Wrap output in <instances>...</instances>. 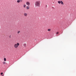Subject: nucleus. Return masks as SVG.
Returning <instances> with one entry per match:
<instances>
[{
    "mask_svg": "<svg viewBox=\"0 0 76 76\" xmlns=\"http://www.w3.org/2000/svg\"><path fill=\"white\" fill-rule=\"evenodd\" d=\"M40 4H41V1H37L35 3L36 7H40Z\"/></svg>",
    "mask_w": 76,
    "mask_h": 76,
    "instance_id": "1",
    "label": "nucleus"
},
{
    "mask_svg": "<svg viewBox=\"0 0 76 76\" xmlns=\"http://www.w3.org/2000/svg\"><path fill=\"white\" fill-rule=\"evenodd\" d=\"M19 46V43H17L15 44L14 47L15 48H17Z\"/></svg>",
    "mask_w": 76,
    "mask_h": 76,
    "instance_id": "2",
    "label": "nucleus"
},
{
    "mask_svg": "<svg viewBox=\"0 0 76 76\" xmlns=\"http://www.w3.org/2000/svg\"><path fill=\"white\" fill-rule=\"evenodd\" d=\"M22 0H17V2L18 3H19L20 2H22Z\"/></svg>",
    "mask_w": 76,
    "mask_h": 76,
    "instance_id": "3",
    "label": "nucleus"
},
{
    "mask_svg": "<svg viewBox=\"0 0 76 76\" xmlns=\"http://www.w3.org/2000/svg\"><path fill=\"white\" fill-rule=\"evenodd\" d=\"M26 4L27 5V6H29L30 5V3L29 2L27 1L26 2Z\"/></svg>",
    "mask_w": 76,
    "mask_h": 76,
    "instance_id": "4",
    "label": "nucleus"
},
{
    "mask_svg": "<svg viewBox=\"0 0 76 76\" xmlns=\"http://www.w3.org/2000/svg\"><path fill=\"white\" fill-rule=\"evenodd\" d=\"M24 15L25 16H28V14L26 13H25L24 14Z\"/></svg>",
    "mask_w": 76,
    "mask_h": 76,
    "instance_id": "5",
    "label": "nucleus"
},
{
    "mask_svg": "<svg viewBox=\"0 0 76 76\" xmlns=\"http://www.w3.org/2000/svg\"><path fill=\"white\" fill-rule=\"evenodd\" d=\"M61 4L62 5H64V3H63V2L62 1H61Z\"/></svg>",
    "mask_w": 76,
    "mask_h": 76,
    "instance_id": "6",
    "label": "nucleus"
},
{
    "mask_svg": "<svg viewBox=\"0 0 76 76\" xmlns=\"http://www.w3.org/2000/svg\"><path fill=\"white\" fill-rule=\"evenodd\" d=\"M26 9L28 10L29 9V6H27L26 7Z\"/></svg>",
    "mask_w": 76,
    "mask_h": 76,
    "instance_id": "7",
    "label": "nucleus"
},
{
    "mask_svg": "<svg viewBox=\"0 0 76 76\" xmlns=\"http://www.w3.org/2000/svg\"><path fill=\"white\" fill-rule=\"evenodd\" d=\"M58 4H60V3H61V1H58Z\"/></svg>",
    "mask_w": 76,
    "mask_h": 76,
    "instance_id": "8",
    "label": "nucleus"
},
{
    "mask_svg": "<svg viewBox=\"0 0 76 76\" xmlns=\"http://www.w3.org/2000/svg\"><path fill=\"white\" fill-rule=\"evenodd\" d=\"M4 61H6V58H4Z\"/></svg>",
    "mask_w": 76,
    "mask_h": 76,
    "instance_id": "9",
    "label": "nucleus"
},
{
    "mask_svg": "<svg viewBox=\"0 0 76 76\" xmlns=\"http://www.w3.org/2000/svg\"><path fill=\"white\" fill-rule=\"evenodd\" d=\"M23 7H24L25 8L26 7V4H24L23 5Z\"/></svg>",
    "mask_w": 76,
    "mask_h": 76,
    "instance_id": "10",
    "label": "nucleus"
},
{
    "mask_svg": "<svg viewBox=\"0 0 76 76\" xmlns=\"http://www.w3.org/2000/svg\"><path fill=\"white\" fill-rule=\"evenodd\" d=\"M3 64H6V63L5 62H3Z\"/></svg>",
    "mask_w": 76,
    "mask_h": 76,
    "instance_id": "11",
    "label": "nucleus"
},
{
    "mask_svg": "<svg viewBox=\"0 0 76 76\" xmlns=\"http://www.w3.org/2000/svg\"><path fill=\"white\" fill-rule=\"evenodd\" d=\"M48 31H51V29H48Z\"/></svg>",
    "mask_w": 76,
    "mask_h": 76,
    "instance_id": "12",
    "label": "nucleus"
},
{
    "mask_svg": "<svg viewBox=\"0 0 76 76\" xmlns=\"http://www.w3.org/2000/svg\"><path fill=\"white\" fill-rule=\"evenodd\" d=\"M20 31H18V34H19V33H20Z\"/></svg>",
    "mask_w": 76,
    "mask_h": 76,
    "instance_id": "13",
    "label": "nucleus"
},
{
    "mask_svg": "<svg viewBox=\"0 0 76 76\" xmlns=\"http://www.w3.org/2000/svg\"><path fill=\"white\" fill-rule=\"evenodd\" d=\"M3 72H1V75H3Z\"/></svg>",
    "mask_w": 76,
    "mask_h": 76,
    "instance_id": "14",
    "label": "nucleus"
},
{
    "mask_svg": "<svg viewBox=\"0 0 76 76\" xmlns=\"http://www.w3.org/2000/svg\"><path fill=\"white\" fill-rule=\"evenodd\" d=\"M24 47H25V46H26V44H24Z\"/></svg>",
    "mask_w": 76,
    "mask_h": 76,
    "instance_id": "15",
    "label": "nucleus"
},
{
    "mask_svg": "<svg viewBox=\"0 0 76 76\" xmlns=\"http://www.w3.org/2000/svg\"><path fill=\"white\" fill-rule=\"evenodd\" d=\"M58 34V32H57L56 33V34Z\"/></svg>",
    "mask_w": 76,
    "mask_h": 76,
    "instance_id": "16",
    "label": "nucleus"
},
{
    "mask_svg": "<svg viewBox=\"0 0 76 76\" xmlns=\"http://www.w3.org/2000/svg\"><path fill=\"white\" fill-rule=\"evenodd\" d=\"M4 76V75H2V76Z\"/></svg>",
    "mask_w": 76,
    "mask_h": 76,
    "instance_id": "17",
    "label": "nucleus"
}]
</instances>
